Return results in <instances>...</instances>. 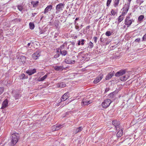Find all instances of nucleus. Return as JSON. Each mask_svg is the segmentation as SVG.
Here are the masks:
<instances>
[{
	"label": "nucleus",
	"instance_id": "1",
	"mask_svg": "<svg viewBox=\"0 0 146 146\" xmlns=\"http://www.w3.org/2000/svg\"><path fill=\"white\" fill-rule=\"evenodd\" d=\"M18 135V134L17 133H14L12 134L11 137L12 141H11V145L13 146L15 145L16 143L17 142L18 140V138L17 135Z\"/></svg>",
	"mask_w": 146,
	"mask_h": 146
},
{
	"label": "nucleus",
	"instance_id": "2",
	"mask_svg": "<svg viewBox=\"0 0 146 146\" xmlns=\"http://www.w3.org/2000/svg\"><path fill=\"white\" fill-rule=\"evenodd\" d=\"M64 4L62 3H60L56 5V13H58L63 10L64 7Z\"/></svg>",
	"mask_w": 146,
	"mask_h": 146
},
{
	"label": "nucleus",
	"instance_id": "3",
	"mask_svg": "<svg viewBox=\"0 0 146 146\" xmlns=\"http://www.w3.org/2000/svg\"><path fill=\"white\" fill-rule=\"evenodd\" d=\"M129 7V3L126 4L124 7L123 8V9L122 14L125 15L127 13Z\"/></svg>",
	"mask_w": 146,
	"mask_h": 146
},
{
	"label": "nucleus",
	"instance_id": "4",
	"mask_svg": "<svg viewBox=\"0 0 146 146\" xmlns=\"http://www.w3.org/2000/svg\"><path fill=\"white\" fill-rule=\"evenodd\" d=\"M40 52L39 50H38L36 52L32 54V57L34 59L36 60L40 56Z\"/></svg>",
	"mask_w": 146,
	"mask_h": 146
},
{
	"label": "nucleus",
	"instance_id": "5",
	"mask_svg": "<svg viewBox=\"0 0 146 146\" xmlns=\"http://www.w3.org/2000/svg\"><path fill=\"white\" fill-rule=\"evenodd\" d=\"M111 102V101H104L102 103V106L104 108H107L109 106Z\"/></svg>",
	"mask_w": 146,
	"mask_h": 146
},
{
	"label": "nucleus",
	"instance_id": "6",
	"mask_svg": "<svg viewBox=\"0 0 146 146\" xmlns=\"http://www.w3.org/2000/svg\"><path fill=\"white\" fill-rule=\"evenodd\" d=\"M52 8V5H50L48 6L44 9V11L42 13L44 14H46L48 11H51Z\"/></svg>",
	"mask_w": 146,
	"mask_h": 146
},
{
	"label": "nucleus",
	"instance_id": "7",
	"mask_svg": "<svg viewBox=\"0 0 146 146\" xmlns=\"http://www.w3.org/2000/svg\"><path fill=\"white\" fill-rule=\"evenodd\" d=\"M125 70H121L115 74V76L116 77H119L125 74Z\"/></svg>",
	"mask_w": 146,
	"mask_h": 146
},
{
	"label": "nucleus",
	"instance_id": "8",
	"mask_svg": "<svg viewBox=\"0 0 146 146\" xmlns=\"http://www.w3.org/2000/svg\"><path fill=\"white\" fill-rule=\"evenodd\" d=\"M112 124L115 127L117 130L119 129H118V128L119 127L120 123L119 121H117L116 120H114L112 122Z\"/></svg>",
	"mask_w": 146,
	"mask_h": 146
},
{
	"label": "nucleus",
	"instance_id": "9",
	"mask_svg": "<svg viewBox=\"0 0 146 146\" xmlns=\"http://www.w3.org/2000/svg\"><path fill=\"white\" fill-rule=\"evenodd\" d=\"M36 69H29L28 70L26 71V73L29 75H31L36 72Z\"/></svg>",
	"mask_w": 146,
	"mask_h": 146
},
{
	"label": "nucleus",
	"instance_id": "10",
	"mask_svg": "<svg viewBox=\"0 0 146 146\" xmlns=\"http://www.w3.org/2000/svg\"><path fill=\"white\" fill-rule=\"evenodd\" d=\"M69 94L68 92H67L65 93L61 98V100H66L69 97Z\"/></svg>",
	"mask_w": 146,
	"mask_h": 146
},
{
	"label": "nucleus",
	"instance_id": "11",
	"mask_svg": "<svg viewBox=\"0 0 146 146\" xmlns=\"http://www.w3.org/2000/svg\"><path fill=\"white\" fill-rule=\"evenodd\" d=\"M65 62L66 63L69 64H73L75 62L74 60H71V59L69 57L65 59Z\"/></svg>",
	"mask_w": 146,
	"mask_h": 146
},
{
	"label": "nucleus",
	"instance_id": "12",
	"mask_svg": "<svg viewBox=\"0 0 146 146\" xmlns=\"http://www.w3.org/2000/svg\"><path fill=\"white\" fill-rule=\"evenodd\" d=\"M8 101H3L1 107V109H4L8 107Z\"/></svg>",
	"mask_w": 146,
	"mask_h": 146
},
{
	"label": "nucleus",
	"instance_id": "13",
	"mask_svg": "<svg viewBox=\"0 0 146 146\" xmlns=\"http://www.w3.org/2000/svg\"><path fill=\"white\" fill-rule=\"evenodd\" d=\"M103 77L102 76H99L97 77L94 81V84H97L99 82L100 80Z\"/></svg>",
	"mask_w": 146,
	"mask_h": 146
},
{
	"label": "nucleus",
	"instance_id": "14",
	"mask_svg": "<svg viewBox=\"0 0 146 146\" xmlns=\"http://www.w3.org/2000/svg\"><path fill=\"white\" fill-rule=\"evenodd\" d=\"M54 68L56 71L62 70L64 69V67L62 66H56L54 67Z\"/></svg>",
	"mask_w": 146,
	"mask_h": 146
},
{
	"label": "nucleus",
	"instance_id": "15",
	"mask_svg": "<svg viewBox=\"0 0 146 146\" xmlns=\"http://www.w3.org/2000/svg\"><path fill=\"white\" fill-rule=\"evenodd\" d=\"M123 129H121V130L119 131L117 133L116 136L117 137H121L123 133Z\"/></svg>",
	"mask_w": 146,
	"mask_h": 146
},
{
	"label": "nucleus",
	"instance_id": "16",
	"mask_svg": "<svg viewBox=\"0 0 146 146\" xmlns=\"http://www.w3.org/2000/svg\"><path fill=\"white\" fill-rule=\"evenodd\" d=\"M57 86L60 88H63L66 86V84L64 82H62L58 84Z\"/></svg>",
	"mask_w": 146,
	"mask_h": 146
},
{
	"label": "nucleus",
	"instance_id": "17",
	"mask_svg": "<svg viewBox=\"0 0 146 146\" xmlns=\"http://www.w3.org/2000/svg\"><path fill=\"white\" fill-rule=\"evenodd\" d=\"M114 74L113 73H110L108 74L106 77V80H109L111 78L112 76H113Z\"/></svg>",
	"mask_w": 146,
	"mask_h": 146
},
{
	"label": "nucleus",
	"instance_id": "18",
	"mask_svg": "<svg viewBox=\"0 0 146 146\" xmlns=\"http://www.w3.org/2000/svg\"><path fill=\"white\" fill-rule=\"evenodd\" d=\"M124 15L121 14V15H120L118 19V24H119L120 23L123 19L124 18Z\"/></svg>",
	"mask_w": 146,
	"mask_h": 146
},
{
	"label": "nucleus",
	"instance_id": "19",
	"mask_svg": "<svg viewBox=\"0 0 146 146\" xmlns=\"http://www.w3.org/2000/svg\"><path fill=\"white\" fill-rule=\"evenodd\" d=\"M129 76L127 75H125L121 77L120 79L122 81H125L128 78Z\"/></svg>",
	"mask_w": 146,
	"mask_h": 146
},
{
	"label": "nucleus",
	"instance_id": "20",
	"mask_svg": "<svg viewBox=\"0 0 146 146\" xmlns=\"http://www.w3.org/2000/svg\"><path fill=\"white\" fill-rule=\"evenodd\" d=\"M91 101H83L82 102V106H85V105H88L89 104H90L92 103L91 102H90Z\"/></svg>",
	"mask_w": 146,
	"mask_h": 146
},
{
	"label": "nucleus",
	"instance_id": "21",
	"mask_svg": "<svg viewBox=\"0 0 146 146\" xmlns=\"http://www.w3.org/2000/svg\"><path fill=\"white\" fill-rule=\"evenodd\" d=\"M59 52L62 56H65L67 53V51L63 50H60Z\"/></svg>",
	"mask_w": 146,
	"mask_h": 146
},
{
	"label": "nucleus",
	"instance_id": "22",
	"mask_svg": "<svg viewBox=\"0 0 146 146\" xmlns=\"http://www.w3.org/2000/svg\"><path fill=\"white\" fill-rule=\"evenodd\" d=\"M119 92V90H116L115 91L110 93L109 96L110 97H112L115 94H116Z\"/></svg>",
	"mask_w": 146,
	"mask_h": 146
},
{
	"label": "nucleus",
	"instance_id": "23",
	"mask_svg": "<svg viewBox=\"0 0 146 146\" xmlns=\"http://www.w3.org/2000/svg\"><path fill=\"white\" fill-rule=\"evenodd\" d=\"M125 23L126 25L129 26L132 24V21L131 20L125 21Z\"/></svg>",
	"mask_w": 146,
	"mask_h": 146
},
{
	"label": "nucleus",
	"instance_id": "24",
	"mask_svg": "<svg viewBox=\"0 0 146 146\" xmlns=\"http://www.w3.org/2000/svg\"><path fill=\"white\" fill-rule=\"evenodd\" d=\"M21 96L20 95L19 93H16L14 95V97L15 98V100L18 99Z\"/></svg>",
	"mask_w": 146,
	"mask_h": 146
},
{
	"label": "nucleus",
	"instance_id": "25",
	"mask_svg": "<svg viewBox=\"0 0 146 146\" xmlns=\"http://www.w3.org/2000/svg\"><path fill=\"white\" fill-rule=\"evenodd\" d=\"M59 129L58 127H57V125H54L52 127V131H57Z\"/></svg>",
	"mask_w": 146,
	"mask_h": 146
},
{
	"label": "nucleus",
	"instance_id": "26",
	"mask_svg": "<svg viewBox=\"0 0 146 146\" xmlns=\"http://www.w3.org/2000/svg\"><path fill=\"white\" fill-rule=\"evenodd\" d=\"M83 128L82 127H80L78 128H77L75 131V133H77L81 131L82 129Z\"/></svg>",
	"mask_w": 146,
	"mask_h": 146
},
{
	"label": "nucleus",
	"instance_id": "27",
	"mask_svg": "<svg viewBox=\"0 0 146 146\" xmlns=\"http://www.w3.org/2000/svg\"><path fill=\"white\" fill-rule=\"evenodd\" d=\"M30 28L31 29H34L35 26L34 24L30 22L29 23Z\"/></svg>",
	"mask_w": 146,
	"mask_h": 146
},
{
	"label": "nucleus",
	"instance_id": "28",
	"mask_svg": "<svg viewBox=\"0 0 146 146\" xmlns=\"http://www.w3.org/2000/svg\"><path fill=\"white\" fill-rule=\"evenodd\" d=\"M39 2L38 1H32L31 4L33 5V7H35L38 5Z\"/></svg>",
	"mask_w": 146,
	"mask_h": 146
},
{
	"label": "nucleus",
	"instance_id": "29",
	"mask_svg": "<svg viewBox=\"0 0 146 146\" xmlns=\"http://www.w3.org/2000/svg\"><path fill=\"white\" fill-rule=\"evenodd\" d=\"M48 74H46L44 76L40 79L39 81H42L44 80L47 77Z\"/></svg>",
	"mask_w": 146,
	"mask_h": 146
},
{
	"label": "nucleus",
	"instance_id": "30",
	"mask_svg": "<svg viewBox=\"0 0 146 146\" xmlns=\"http://www.w3.org/2000/svg\"><path fill=\"white\" fill-rule=\"evenodd\" d=\"M120 0H115L114 3V6L115 7L117 6L118 5Z\"/></svg>",
	"mask_w": 146,
	"mask_h": 146
},
{
	"label": "nucleus",
	"instance_id": "31",
	"mask_svg": "<svg viewBox=\"0 0 146 146\" xmlns=\"http://www.w3.org/2000/svg\"><path fill=\"white\" fill-rule=\"evenodd\" d=\"M144 18V16L143 15H141L138 18V20L139 21H142Z\"/></svg>",
	"mask_w": 146,
	"mask_h": 146
},
{
	"label": "nucleus",
	"instance_id": "32",
	"mask_svg": "<svg viewBox=\"0 0 146 146\" xmlns=\"http://www.w3.org/2000/svg\"><path fill=\"white\" fill-rule=\"evenodd\" d=\"M57 53L54 55V57L55 58H57L59 57L60 56V53H59V51L58 50L57 51Z\"/></svg>",
	"mask_w": 146,
	"mask_h": 146
},
{
	"label": "nucleus",
	"instance_id": "33",
	"mask_svg": "<svg viewBox=\"0 0 146 146\" xmlns=\"http://www.w3.org/2000/svg\"><path fill=\"white\" fill-rule=\"evenodd\" d=\"M106 35L107 36H110L111 35V33L110 31H107L106 33Z\"/></svg>",
	"mask_w": 146,
	"mask_h": 146
},
{
	"label": "nucleus",
	"instance_id": "34",
	"mask_svg": "<svg viewBox=\"0 0 146 146\" xmlns=\"http://www.w3.org/2000/svg\"><path fill=\"white\" fill-rule=\"evenodd\" d=\"M111 15L113 16H114L116 13L115 11L113 9H112L111 10Z\"/></svg>",
	"mask_w": 146,
	"mask_h": 146
},
{
	"label": "nucleus",
	"instance_id": "35",
	"mask_svg": "<svg viewBox=\"0 0 146 146\" xmlns=\"http://www.w3.org/2000/svg\"><path fill=\"white\" fill-rule=\"evenodd\" d=\"M112 0H107V3H106V5L107 7H109L111 2Z\"/></svg>",
	"mask_w": 146,
	"mask_h": 146
},
{
	"label": "nucleus",
	"instance_id": "36",
	"mask_svg": "<svg viewBox=\"0 0 146 146\" xmlns=\"http://www.w3.org/2000/svg\"><path fill=\"white\" fill-rule=\"evenodd\" d=\"M94 46V45L92 42H90L89 44V47L90 48H92Z\"/></svg>",
	"mask_w": 146,
	"mask_h": 146
},
{
	"label": "nucleus",
	"instance_id": "37",
	"mask_svg": "<svg viewBox=\"0 0 146 146\" xmlns=\"http://www.w3.org/2000/svg\"><path fill=\"white\" fill-rule=\"evenodd\" d=\"M64 101H61L58 103H57V104H55V105L56 106H58L61 104H64Z\"/></svg>",
	"mask_w": 146,
	"mask_h": 146
},
{
	"label": "nucleus",
	"instance_id": "38",
	"mask_svg": "<svg viewBox=\"0 0 146 146\" xmlns=\"http://www.w3.org/2000/svg\"><path fill=\"white\" fill-rule=\"evenodd\" d=\"M18 8L20 11H22L23 9L22 6L21 5H18Z\"/></svg>",
	"mask_w": 146,
	"mask_h": 146
},
{
	"label": "nucleus",
	"instance_id": "39",
	"mask_svg": "<svg viewBox=\"0 0 146 146\" xmlns=\"http://www.w3.org/2000/svg\"><path fill=\"white\" fill-rule=\"evenodd\" d=\"M4 90V88L0 87V95L3 92Z\"/></svg>",
	"mask_w": 146,
	"mask_h": 146
},
{
	"label": "nucleus",
	"instance_id": "40",
	"mask_svg": "<svg viewBox=\"0 0 146 146\" xmlns=\"http://www.w3.org/2000/svg\"><path fill=\"white\" fill-rule=\"evenodd\" d=\"M57 127H58V128H59V129H60V128L63 127H64V124H60L59 125H57Z\"/></svg>",
	"mask_w": 146,
	"mask_h": 146
},
{
	"label": "nucleus",
	"instance_id": "41",
	"mask_svg": "<svg viewBox=\"0 0 146 146\" xmlns=\"http://www.w3.org/2000/svg\"><path fill=\"white\" fill-rule=\"evenodd\" d=\"M146 40V33L144 35L142 38V41Z\"/></svg>",
	"mask_w": 146,
	"mask_h": 146
},
{
	"label": "nucleus",
	"instance_id": "42",
	"mask_svg": "<svg viewBox=\"0 0 146 146\" xmlns=\"http://www.w3.org/2000/svg\"><path fill=\"white\" fill-rule=\"evenodd\" d=\"M64 45H63L62 46H61L59 48V49L60 50H63L64 49Z\"/></svg>",
	"mask_w": 146,
	"mask_h": 146
},
{
	"label": "nucleus",
	"instance_id": "43",
	"mask_svg": "<svg viewBox=\"0 0 146 146\" xmlns=\"http://www.w3.org/2000/svg\"><path fill=\"white\" fill-rule=\"evenodd\" d=\"M140 41V38H138L137 39H136L134 41V42H139Z\"/></svg>",
	"mask_w": 146,
	"mask_h": 146
},
{
	"label": "nucleus",
	"instance_id": "44",
	"mask_svg": "<svg viewBox=\"0 0 146 146\" xmlns=\"http://www.w3.org/2000/svg\"><path fill=\"white\" fill-rule=\"evenodd\" d=\"M110 88H106V90L105 91V93H106L108 92L110 90Z\"/></svg>",
	"mask_w": 146,
	"mask_h": 146
},
{
	"label": "nucleus",
	"instance_id": "45",
	"mask_svg": "<svg viewBox=\"0 0 146 146\" xmlns=\"http://www.w3.org/2000/svg\"><path fill=\"white\" fill-rule=\"evenodd\" d=\"M86 41V40L84 39H82L81 40V45H83L84 44V42Z\"/></svg>",
	"mask_w": 146,
	"mask_h": 146
},
{
	"label": "nucleus",
	"instance_id": "46",
	"mask_svg": "<svg viewBox=\"0 0 146 146\" xmlns=\"http://www.w3.org/2000/svg\"><path fill=\"white\" fill-rule=\"evenodd\" d=\"M94 41L96 43L97 42V41L98 39V38L96 36H94Z\"/></svg>",
	"mask_w": 146,
	"mask_h": 146
},
{
	"label": "nucleus",
	"instance_id": "47",
	"mask_svg": "<svg viewBox=\"0 0 146 146\" xmlns=\"http://www.w3.org/2000/svg\"><path fill=\"white\" fill-rule=\"evenodd\" d=\"M105 40V39H103L102 38V37L100 38V41L102 42H104Z\"/></svg>",
	"mask_w": 146,
	"mask_h": 146
},
{
	"label": "nucleus",
	"instance_id": "48",
	"mask_svg": "<svg viewBox=\"0 0 146 146\" xmlns=\"http://www.w3.org/2000/svg\"><path fill=\"white\" fill-rule=\"evenodd\" d=\"M21 58H22L24 60L23 61H24V60L25 59V57L24 56H21Z\"/></svg>",
	"mask_w": 146,
	"mask_h": 146
},
{
	"label": "nucleus",
	"instance_id": "49",
	"mask_svg": "<svg viewBox=\"0 0 146 146\" xmlns=\"http://www.w3.org/2000/svg\"><path fill=\"white\" fill-rule=\"evenodd\" d=\"M33 44V43H29L27 44V46H29L31 45V46H32V44Z\"/></svg>",
	"mask_w": 146,
	"mask_h": 146
},
{
	"label": "nucleus",
	"instance_id": "50",
	"mask_svg": "<svg viewBox=\"0 0 146 146\" xmlns=\"http://www.w3.org/2000/svg\"><path fill=\"white\" fill-rule=\"evenodd\" d=\"M78 45H80V44H81V41L80 40H79L78 41Z\"/></svg>",
	"mask_w": 146,
	"mask_h": 146
},
{
	"label": "nucleus",
	"instance_id": "51",
	"mask_svg": "<svg viewBox=\"0 0 146 146\" xmlns=\"http://www.w3.org/2000/svg\"><path fill=\"white\" fill-rule=\"evenodd\" d=\"M130 17L129 16H127L125 19V21H127V20H129Z\"/></svg>",
	"mask_w": 146,
	"mask_h": 146
},
{
	"label": "nucleus",
	"instance_id": "52",
	"mask_svg": "<svg viewBox=\"0 0 146 146\" xmlns=\"http://www.w3.org/2000/svg\"><path fill=\"white\" fill-rule=\"evenodd\" d=\"M22 76L23 77V78H22V79H25V75L24 74H22Z\"/></svg>",
	"mask_w": 146,
	"mask_h": 146
},
{
	"label": "nucleus",
	"instance_id": "53",
	"mask_svg": "<svg viewBox=\"0 0 146 146\" xmlns=\"http://www.w3.org/2000/svg\"><path fill=\"white\" fill-rule=\"evenodd\" d=\"M75 28L76 29H79V27L78 26H75Z\"/></svg>",
	"mask_w": 146,
	"mask_h": 146
},
{
	"label": "nucleus",
	"instance_id": "54",
	"mask_svg": "<svg viewBox=\"0 0 146 146\" xmlns=\"http://www.w3.org/2000/svg\"><path fill=\"white\" fill-rule=\"evenodd\" d=\"M75 26H78V24L76 23V21H75Z\"/></svg>",
	"mask_w": 146,
	"mask_h": 146
},
{
	"label": "nucleus",
	"instance_id": "55",
	"mask_svg": "<svg viewBox=\"0 0 146 146\" xmlns=\"http://www.w3.org/2000/svg\"><path fill=\"white\" fill-rule=\"evenodd\" d=\"M36 13H32V17H34L35 16V15H36Z\"/></svg>",
	"mask_w": 146,
	"mask_h": 146
},
{
	"label": "nucleus",
	"instance_id": "56",
	"mask_svg": "<svg viewBox=\"0 0 146 146\" xmlns=\"http://www.w3.org/2000/svg\"><path fill=\"white\" fill-rule=\"evenodd\" d=\"M90 26L89 25L86 27V29H89V28H90Z\"/></svg>",
	"mask_w": 146,
	"mask_h": 146
},
{
	"label": "nucleus",
	"instance_id": "57",
	"mask_svg": "<svg viewBox=\"0 0 146 146\" xmlns=\"http://www.w3.org/2000/svg\"><path fill=\"white\" fill-rule=\"evenodd\" d=\"M131 0H128V1H129V3H129V5L130 4V2Z\"/></svg>",
	"mask_w": 146,
	"mask_h": 146
},
{
	"label": "nucleus",
	"instance_id": "58",
	"mask_svg": "<svg viewBox=\"0 0 146 146\" xmlns=\"http://www.w3.org/2000/svg\"><path fill=\"white\" fill-rule=\"evenodd\" d=\"M114 30H111V34L114 32Z\"/></svg>",
	"mask_w": 146,
	"mask_h": 146
},
{
	"label": "nucleus",
	"instance_id": "59",
	"mask_svg": "<svg viewBox=\"0 0 146 146\" xmlns=\"http://www.w3.org/2000/svg\"><path fill=\"white\" fill-rule=\"evenodd\" d=\"M44 17L43 16H42L41 17V19H42L43 18V17Z\"/></svg>",
	"mask_w": 146,
	"mask_h": 146
},
{
	"label": "nucleus",
	"instance_id": "60",
	"mask_svg": "<svg viewBox=\"0 0 146 146\" xmlns=\"http://www.w3.org/2000/svg\"><path fill=\"white\" fill-rule=\"evenodd\" d=\"M78 18H76L75 19V21L78 20Z\"/></svg>",
	"mask_w": 146,
	"mask_h": 146
},
{
	"label": "nucleus",
	"instance_id": "61",
	"mask_svg": "<svg viewBox=\"0 0 146 146\" xmlns=\"http://www.w3.org/2000/svg\"><path fill=\"white\" fill-rule=\"evenodd\" d=\"M5 100V101L7 100V99H5V100Z\"/></svg>",
	"mask_w": 146,
	"mask_h": 146
},
{
	"label": "nucleus",
	"instance_id": "62",
	"mask_svg": "<svg viewBox=\"0 0 146 146\" xmlns=\"http://www.w3.org/2000/svg\"><path fill=\"white\" fill-rule=\"evenodd\" d=\"M108 44V42H107L106 43V44Z\"/></svg>",
	"mask_w": 146,
	"mask_h": 146
},
{
	"label": "nucleus",
	"instance_id": "63",
	"mask_svg": "<svg viewBox=\"0 0 146 146\" xmlns=\"http://www.w3.org/2000/svg\"><path fill=\"white\" fill-rule=\"evenodd\" d=\"M131 13H130L129 14V15H131Z\"/></svg>",
	"mask_w": 146,
	"mask_h": 146
},
{
	"label": "nucleus",
	"instance_id": "64",
	"mask_svg": "<svg viewBox=\"0 0 146 146\" xmlns=\"http://www.w3.org/2000/svg\"><path fill=\"white\" fill-rule=\"evenodd\" d=\"M81 27H82V26H83V25H81Z\"/></svg>",
	"mask_w": 146,
	"mask_h": 146
}]
</instances>
